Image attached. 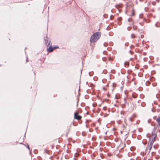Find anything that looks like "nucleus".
<instances>
[{
  "instance_id": "1",
  "label": "nucleus",
  "mask_w": 160,
  "mask_h": 160,
  "mask_svg": "<svg viewBox=\"0 0 160 160\" xmlns=\"http://www.w3.org/2000/svg\"><path fill=\"white\" fill-rule=\"evenodd\" d=\"M101 33L100 32H98L94 34L91 37L90 42H95L99 39L101 36Z\"/></svg>"
},
{
  "instance_id": "2",
  "label": "nucleus",
  "mask_w": 160,
  "mask_h": 160,
  "mask_svg": "<svg viewBox=\"0 0 160 160\" xmlns=\"http://www.w3.org/2000/svg\"><path fill=\"white\" fill-rule=\"evenodd\" d=\"M45 43L47 46L50 45L51 41L50 39H48L47 36H46L44 38Z\"/></svg>"
},
{
  "instance_id": "3",
  "label": "nucleus",
  "mask_w": 160,
  "mask_h": 160,
  "mask_svg": "<svg viewBox=\"0 0 160 160\" xmlns=\"http://www.w3.org/2000/svg\"><path fill=\"white\" fill-rule=\"evenodd\" d=\"M74 118L75 119L79 120L81 118V117L78 115V112H76L74 113Z\"/></svg>"
},
{
  "instance_id": "4",
  "label": "nucleus",
  "mask_w": 160,
  "mask_h": 160,
  "mask_svg": "<svg viewBox=\"0 0 160 160\" xmlns=\"http://www.w3.org/2000/svg\"><path fill=\"white\" fill-rule=\"evenodd\" d=\"M54 50L53 49V48L52 47V45H51L50 46L47 48V51L48 52H52Z\"/></svg>"
},
{
  "instance_id": "5",
  "label": "nucleus",
  "mask_w": 160,
  "mask_h": 160,
  "mask_svg": "<svg viewBox=\"0 0 160 160\" xmlns=\"http://www.w3.org/2000/svg\"><path fill=\"white\" fill-rule=\"evenodd\" d=\"M152 145H153V143L152 142V141L150 142L149 145L148 146V147L147 148V149H148V148H149V151H150L151 150V149L152 148Z\"/></svg>"
},
{
  "instance_id": "6",
  "label": "nucleus",
  "mask_w": 160,
  "mask_h": 160,
  "mask_svg": "<svg viewBox=\"0 0 160 160\" xmlns=\"http://www.w3.org/2000/svg\"><path fill=\"white\" fill-rule=\"evenodd\" d=\"M53 49H54V50L55 49L59 48V47L58 46H54L53 47Z\"/></svg>"
},
{
  "instance_id": "7",
  "label": "nucleus",
  "mask_w": 160,
  "mask_h": 160,
  "mask_svg": "<svg viewBox=\"0 0 160 160\" xmlns=\"http://www.w3.org/2000/svg\"><path fill=\"white\" fill-rule=\"evenodd\" d=\"M132 38H134V36L133 37V35H132Z\"/></svg>"
},
{
  "instance_id": "8",
  "label": "nucleus",
  "mask_w": 160,
  "mask_h": 160,
  "mask_svg": "<svg viewBox=\"0 0 160 160\" xmlns=\"http://www.w3.org/2000/svg\"><path fill=\"white\" fill-rule=\"evenodd\" d=\"M28 149H29V146H28Z\"/></svg>"
},
{
  "instance_id": "9",
  "label": "nucleus",
  "mask_w": 160,
  "mask_h": 160,
  "mask_svg": "<svg viewBox=\"0 0 160 160\" xmlns=\"http://www.w3.org/2000/svg\"><path fill=\"white\" fill-rule=\"evenodd\" d=\"M157 1H158V2H159V0H157Z\"/></svg>"
},
{
  "instance_id": "10",
  "label": "nucleus",
  "mask_w": 160,
  "mask_h": 160,
  "mask_svg": "<svg viewBox=\"0 0 160 160\" xmlns=\"http://www.w3.org/2000/svg\"><path fill=\"white\" fill-rule=\"evenodd\" d=\"M128 21H130V19H128Z\"/></svg>"
},
{
  "instance_id": "11",
  "label": "nucleus",
  "mask_w": 160,
  "mask_h": 160,
  "mask_svg": "<svg viewBox=\"0 0 160 160\" xmlns=\"http://www.w3.org/2000/svg\"><path fill=\"white\" fill-rule=\"evenodd\" d=\"M152 4L154 5V2H152Z\"/></svg>"
},
{
  "instance_id": "12",
  "label": "nucleus",
  "mask_w": 160,
  "mask_h": 160,
  "mask_svg": "<svg viewBox=\"0 0 160 160\" xmlns=\"http://www.w3.org/2000/svg\"><path fill=\"white\" fill-rule=\"evenodd\" d=\"M152 4L154 5V2H152Z\"/></svg>"
},
{
  "instance_id": "13",
  "label": "nucleus",
  "mask_w": 160,
  "mask_h": 160,
  "mask_svg": "<svg viewBox=\"0 0 160 160\" xmlns=\"http://www.w3.org/2000/svg\"><path fill=\"white\" fill-rule=\"evenodd\" d=\"M28 60V58H27L26 61H27Z\"/></svg>"
},
{
  "instance_id": "14",
  "label": "nucleus",
  "mask_w": 160,
  "mask_h": 160,
  "mask_svg": "<svg viewBox=\"0 0 160 160\" xmlns=\"http://www.w3.org/2000/svg\"><path fill=\"white\" fill-rule=\"evenodd\" d=\"M126 65H128V64H126Z\"/></svg>"
}]
</instances>
